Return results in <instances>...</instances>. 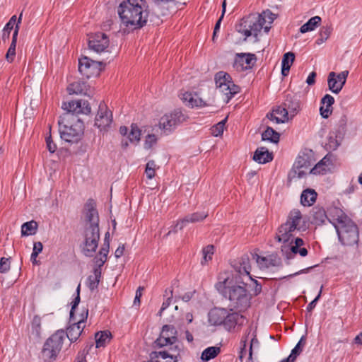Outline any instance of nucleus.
I'll return each mask as SVG.
<instances>
[{"label": "nucleus", "instance_id": "obj_1", "mask_svg": "<svg viewBox=\"0 0 362 362\" xmlns=\"http://www.w3.org/2000/svg\"><path fill=\"white\" fill-rule=\"evenodd\" d=\"M218 292L230 301L229 306L239 312L244 311L250 306L252 295L247 288V284L240 281L238 277H228L221 280L215 284Z\"/></svg>", "mask_w": 362, "mask_h": 362}, {"label": "nucleus", "instance_id": "obj_2", "mask_svg": "<svg viewBox=\"0 0 362 362\" xmlns=\"http://www.w3.org/2000/svg\"><path fill=\"white\" fill-rule=\"evenodd\" d=\"M145 0H124L117 8L122 25L129 30L143 28L147 23L148 12Z\"/></svg>", "mask_w": 362, "mask_h": 362}, {"label": "nucleus", "instance_id": "obj_3", "mask_svg": "<svg viewBox=\"0 0 362 362\" xmlns=\"http://www.w3.org/2000/svg\"><path fill=\"white\" fill-rule=\"evenodd\" d=\"M61 138L69 143L78 142L83 134V124L79 119L75 120L72 114L64 113L58 121Z\"/></svg>", "mask_w": 362, "mask_h": 362}, {"label": "nucleus", "instance_id": "obj_4", "mask_svg": "<svg viewBox=\"0 0 362 362\" xmlns=\"http://www.w3.org/2000/svg\"><path fill=\"white\" fill-rule=\"evenodd\" d=\"M65 335L64 329H58L45 341L41 351V358L45 362L56 361L62 349Z\"/></svg>", "mask_w": 362, "mask_h": 362}, {"label": "nucleus", "instance_id": "obj_5", "mask_svg": "<svg viewBox=\"0 0 362 362\" xmlns=\"http://www.w3.org/2000/svg\"><path fill=\"white\" fill-rule=\"evenodd\" d=\"M334 226L339 240L344 245L351 246L357 244L358 242V230L357 226L351 219L348 220L341 225Z\"/></svg>", "mask_w": 362, "mask_h": 362}, {"label": "nucleus", "instance_id": "obj_6", "mask_svg": "<svg viewBox=\"0 0 362 362\" xmlns=\"http://www.w3.org/2000/svg\"><path fill=\"white\" fill-rule=\"evenodd\" d=\"M214 80L216 88L226 95L227 103L240 90V88L233 83L230 75L225 71L217 72Z\"/></svg>", "mask_w": 362, "mask_h": 362}, {"label": "nucleus", "instance_id": "obj_7", "mask_svg": "<svg viewBox=\"0 0 362 362\" xmlns=\"http://www.w3.org/2000/svg\"><path fill=\"white\" fill-rule=\"evenodd\" d=\"M187 119L188 116L185 113L180 109H176L168 114L164 115L160 119L159 127L165 134H168Z\"/></svg>", "mask_w": 362, "mask_h": 362}, {"label": "nucleus", "instance_id": "obj_8", "mask_svg": "<svg viewBox=\"0 0 362 362\" xmlns=\"http://www.w3.org/2000/svg\"><path fill=\"white\" fill-rule=\"evenodd\" d=\"M83 238L84 240L81 245L82 253L86 257H93L98 246L100 229L96 227L84 228Z\"/></svg>", "mask_w": 362, "mask_h": 362}, {"label": "nucleus", "instance_id": "obj_9", "mask_svg": "<svg viewBox=\"0 0 362 362\" xmlns=\"http://www.w3.org/2000/svg\"><path fill=\"white\" fill-rule=\"evenodd\" d=\"M105 64L102 62L94 61L89 57H84L78 60V71L87 78L97 76L104 68Z\"/></svg>", "mask_w": 362, "mask_h": 362}, {"label": "nucleus", "instance_id": "obj_10", "mask_svg": "<svg viewBox=\"0 0 362 362\" xmlns=\"http://www.w3.org/2000/svg\"><path fill=\"white\" fill-rule=\"evenodd\" d=\"M177 331L173 325H165L162 327L159 337L155 341L156 346H174L177 341Z\"/></svg>", "mask_w": 362, "mask_h": 362}, {"label": "nucleus", "instance_id": "obj_11", "mask_svg": "<svg viewBox=\"0 0 362 362\" xmlns=\"http://www.w3.org/2000/svg\"><path fill=\"white\" fill-rule=\"evenodd\" d=\"M235 309H228L223 323V328L229 332H238L245 322V317L239 312L234 311Z\"/></svg>", "mask_w": 362, "mask_h": 362}, {"label": "nucleus", "instance_id": "obj_12", "mask_svg": "<svg viewBox=\"0 0 362 362\" xmlns=\"http://www.w3.org/2000/svg\"><path fill=\"white\" fill-rule=\"evenodd\" d=\"M86 225L84 228H99V216L93 199H89L84 206Z\"/></svg>", "mask_w": 362, "mask_h": 362}, {"label": "nucleus", "instance_id": "obj_13", "mask_svg": "<svg viewBox=\"0 0 362 362\" xmlns=\"http://www.w3.org/2000/svg\"><path fill=\"white\" fill-rule=\"evenodd\" d=\"M257 60L255 54L237 53L235 54L233 67L238 72L250 69L253 67Z\"/></svg>", "mask_w": 362, "mask_h": 362}, {"label": "nucleus", "instance_id": "obj_14", "mask_svg": "<svg viewBox=\"0 0 362 362\" xmlns=\"http://www.w3.org/2000/svg\"><path fill=\"white\" fill-rule=\"evenodd\" d=\"M88 314V310L86 309L81 314V318L78 322H75L74 316L71 320L69 319L70 322H73V323L67 328V332H65V338L67 337L71 342L76 341L83 332L84 325L82 327L81 325L85 322Z\"/></svg>", "mask_w": 362, "mask_h": 362}, {"label": "nucleus", "instance_id": "obj_15", "mask_svg": "<svg viewBox=\"0 0 362 362\" xmlns=\"http://www.w3.org/2000/svg\"><path fill=\"white\" fill-rule=\"evenodd\" d=\"M109 45V37L105 33H96L89 36L88 47L90 49L97 53L105 52Z\"/></svg>", "mask_w": 362, "mask_h": 362}, {"label": "nucleus", "instance_id": "obj_16", "mask_svg": "<svg viewBox=\"0 0 362 362\" xmlns=\"http://www.w3.org/2000/svg\"><path fill=\"white\" fill-rule=\"evenodd\" d=\"M112 122V112L108 110L107 106L101 103L99 105L98 111L95 119V126L100 129V131H106Z\"/></svg>", "mask_w": 362, "mask_h": 362}, {"label": "nucleus", "instance_id": "obj_17", "mask_svg": "<svg viewBox=\"0 0 362 362\" xmlns=\"http://www.w3.org/2000/svg\"><path fill=\"white\" fill-rule=\"evenodd\" d=\"M348 75V71H343L338 74L330 72L327 79L329 89L334 93H339L345 85Z\"/></svg>", "mask_w": 362, "mask_h": 362}, {"label": "nucleus", "instance_id": "obj_18", "mask_svg": "<svg viewBox=\"0 0 362 362\" xmlns=\"http://www.w3.org/2000/svg\"><path fill=\"white\" fill-rule=\"evenodd\" d=\"M232 267L234 270L239 274V278L241 276H250L251 266L250 264V258L247 255L241 256L232 263Z\"/></svg>", "mask_w": 362, "mask_h": 362}, {"label": "nucleus", "instance_id": "obj_19", "mask_svg": "<svg viewBox=\"0 0 362 362\" xmlns=\"http://www.w3.org/2000/svg\"><path fill=\"white\" fill-rule=\"evenodd\" d=\"M291 244L289 251L286 252V257L288 260L294 258L297 254H299L301 257L308 255V251L307 248L303 247L305 242L302 238H296L293 239V243Z\"/></svg>", "mask_w": 362, "mask_h": 362}, {"label": "nucleus", "instance_id": "obj_20", "mask_svg": "<svg viewBox=\"0 0 362 362\" xmlns=\"http://www.w3.org/2000/svg\"><path fill=\"white\" fill-rule=\"evenodd\" d=\"M228 309L215 307L208 313V322L212 326H222Z\"/></svg>", "mask_w": 362, "mask_h": 362}, {"label": "nucleus", "instance_id": "obj_21", "mask_svg": "<svg viewBox=\"0 0 362 362\" xmlns=\"http://www.w3.org/2000/svg\"><path fill=\"white\" fill-rule=\"evenodd\" d=\"M252 256L261 269L279 267L281 264V259L275 254H272L267 257H262L257 254H254Z\"/></svg>", "mask_w": 362, "mask_h": 362}, {"label": "nucleus", "instance_id": "obj_22", "mask_svg": "<svg viewBox=\"0 0 362 362\" xmlns=\"http://www.w3.org/2000/svg\"><path fill=\"white\" fill-rule=\"evenodd\" d=\"M329 221L332 223V221L329 218L325 209L319 205L314 206L310 211V222L312 224L316 226H322Z\"/></svg>", "mask_w": 362, "mask_h": 362}, {"label": "nucleus", "instance_id": "obj_23", "mask_svg": "<svg viewBox=\"0 0 362 362\" xmlns=\"http://www.w3.org/2000/svg\"><path fill=\"white\" fill-rule=\"evenodd\" d=\"M208 216V212H194L185 216L182 219L177 221L175 228L180 230L183 229L188 223H195L204 221Z\"/></svg>", "mask_w": 362, "mask_h": 362}, {"label": "nucleus", "instance_id": "obj_24", "mask_svg": "<svg viewBox=\"0 0 362 362\" xmlns=\"http://www.w3.org/2000/svg\"><path fill=\"white\" fill-rule=\"evenodd\" d=\"M332 155L328 153L320 162H318L311 170L310 173L314 175L326 174L330 171L333 166L332 160Z\"/></svg>", "mask_w": 362, "mask_h": 362}, {"label": "nucleus", "instance_id": "obj_25", "mask_svg": "<svg viewBox=\"0 0 362 362\" xmlns=\"http://www.w3.org/2000/svg\"><path fill=\"white\" fill-rule=\"evenodd\" d=\"M22 16H23V13H21L19 15V17L18 18V23H17L16 27L14 28V31H13V35H12L11 43L9 46V48L6 54V59L8 62H12L16 56V43H17V38H18V31L20 29L19 25L21 24V21H22Z\"/></svg>", "mask_w": 362, "mask_h": 362}, {"label": "nucleus", "instance_id": "obj_26", "mask_svg": "<svg viewBox=\"0 0 362 362\" xmlns=\"http://www.w3.org/2000/svg\"><path fill=\"white\" fill-rule=\"evenodd\" d=\"M181 99L187 105L191 107H205L206 103L197 93L185 92L182 94Z\"/></svg>", "mask_w": 362, "mask_h": 362}, {"label": "nucleus", "instance_id": "obj_27", "mask_svg": "<svg viewBox=\"0 0 362 362\" xmlns=\"http://www.w3.org/2000/svg\"><path fill=\"white\" fill-rule=\"evenodd\" d=\"M334 103V98L329 95L326 94L322 99V105L320 107V112L322 117L327 119L332 112V105Z\"/></svg>", "mask_w": 362, "mask_h": 362}, {"label": "nucleus", "instance_id": "obj_28", "mask_svg": "<svg viewBox=\"0 0 362 362\" xmlns=\"http://www.w3.org/2000/svg\"><path fill=\"white\" fill-rule=\"evenodd\" d=\"M253 160L259 163L264 164L272 161L273 155L266 147H259L255 151Z\"/></svg>", "mask_w": 362, "mask_h": 362}, {"label": "nucleus", "instance_id": "obj_29", "mask_svg": "<svg viewBox=\"0 0 362 362\" xmlns=\"http://www.w3.org/2000/svg\"><path fill=\"white\" fill-rule=\"evenodd\" d=\"M328 213L332 221H337V223L334 222L335 225H341L351 219L340 208L336 206L330 207Z\"/></svg>", "mask_w": 362, "mask_h": 362}, {"label": "nucleus", "instance_id": "obj_30", "mask_svg": "<svg viewBox=\"0 0 362 362\" xmlns=\"http://www.w3.org/2000/svg\"><path fill=\"white\" fill-rule=\"evenodd\" d=\"M317 194L313 189H306L300 195V203L305 206H312L316 201Z\"/></svg>", "mask_w": 362, "mask_h": 362}, {"label": "nucleus", "instance_id": "obj_31", "mask_svg": "<svg viewBox=\"0 0 362 362\" xmlns=\"http://www.w3.org/2000/svg\"><path fill=\"white\" fill-rule=\"evenodd\" d=\"M250 23L251 24L249 30L250 32H251V35H253L255 37H257L263 28L265 19L260 15L257 17L252 16H250Z\"/></svg>", "mask_w": 362, "mask_h": 362}, {"label": "nucleus", "instance_id": "obj_32", "mask_svg": "<svg viewBox=\"0 0 362 362\" xmlns=\"http://www.w3.org/2000/svg\"><path fill=\"white\" fill-rule=\"evenodd\" d=\"M275 239L279 243H286L291 242V243H293L294 234H291V232L286 229V226L281 225L278 228Z\"/></svg>", "mask_w": 362, "mask_h": 362}, {"label": "nucleus", "instance_id": "obj_33", "mask_svg": "<svg viewBox=\"0 0 362 362\" xmlns=\"http://www.w3.org/2000/svg\"><path fill=\"white\" fill-rule=\"evenodd\" d=\"M284 107L288 112L291 119H292L300 110V103L297 100H293L291 98H287L282 104Z\"/></svg>", "mask_w": 362, "mask_h": 362}, {"label": "nucleus", "instance_id": "obj_34", "mask_svg": "<svg viewBox=\"0 0 362 362\" xmlns=\"http://www.w3.org/2000/svg\"><path fill=\"white\" fill-rule=\"evenodd\" d=\"M294 59L295 54L293 52H288L284 54L281 60V74L284 76H288Z\"/></svg>", "mask_w": 362, "mask_h": 362}, {"label": "nucleus", "instance_id": "obj_35", "mask_svg": "<svg viewBox=\"0 0 362 362\" xmlns=\"http://www.w3.org/2000/svg\"><path fill=\"white\" fill-rule=\"evenodd\" d=\"M67 90L69 94L86 95L87 85L83 81H76L68 86Z\"/></svg>", "mask_w": 362, "mask_h": 362}, {"label": "nucleus", "instance_id": "obj_36", "mask_svg": "<svg viewBox=\"0 0 362 362\" xmlns=\"http://www.w3.org/2000/svg\"><path fill=\"white\" fill-rule=\"evenodd\" d=\"M93 274L90 275L87 279V286L90 291L98 288L102 276V272L98 269H93Z\"/></svg>", "mask_w": 362, "mask_h": 362}, {"label": "nucleus", "instance_id": "obj_37", "mask_svg": "<svg viewBox=\"0 0 362 362\" xmlns=\"http://www.w3.org/2000/svg\"><path fill=\"white\" fill-rule=\"evenodd\" d=\"M250 16L243 18L240 23L236 25L235 29L238 33L243 34L246 37L251 36L250 28Z\"/></svg>", "mask_w": 362, "mask_h": 362}, {"label": "nucleus", "instance_id": "obj_38", "mask_svg": "<svg viewBox=\"0 0 362 362\" xmlns=\"http://www.w3.org/2000/svg\"><path fill=\"white\" fill-rule=\"evenodd\" d=\"M81 100L64 102L62 105V108L66 110V113L72 114L75 117V120L78 119L77 117L78 108L80 107Z\"/></svg>", "mask_w": 362, "mask_h": 362}, {"label": "nucleus", "instance_id": "obj_39", "mask_svg": "<svg viewBox=\"0 0 362 362\" xmlns=\"http://www.w3.org/2000/svg\"><path fill=\"white\" fill-rule=\"evenodd\" d=\"M321 21V18L317 16L311 18L307 23L300 28V32L301 33H305L307 32L314 30L315 28L320 25Z\"/></svg>", "mask_w": 362, "mask_h": 362}, {"label": "nucleus", "instance_id": "obj_40", "mask_svg": "<svg viewBox=\"0 0 362 362\" xmlns=\"http://www.w3.org/2000/svg\"><path fill=\"white\" fill-rule=\"evenodd\" d=\"M37 223L35 221H30L24 223L21 226V235L28 236L35 235L37 230Z\"/></svg>", "mask_w": 362, "mask_h": 362}, {"label": "nucleus", "instance_id": "obj_41", "mask_svg": "<svg viewBox=\"0 0 362 362\" xmlns=\"http://www.w3.org/2000/svg\"><path fill=\"white\" fill-rule=\"evenodd\" d=\"M280 134L273 128L267 127L266 130L262 134V139L263 141H269L276 144L279 142Z\"/></svg>", "mask_w": 362, "mask_h": 362}, {"label": "nucleus", "instance_id": "obj_42", "mask_svg": "<svg viewBox=\"0 0 362 362\" xmlns=\"http://www.w3.org/2000/svg\"><path fill=\"white\" fill-rule=\"evenodd\" d=\"M221 352V348L218 346H209L205 349L201 356V359L203 361H209L211 359L216 357Z\"/></svg>", "mask_w": 362, "mask_h": 362}, {"label": "nucleus", "instance_id": "obj_43", "mask_svg": "<svg viewBox=\"0 0 362 362\" xmlns=\"http://www.w3.org/2000/svg\"><path fill=\"white\" fill-rule=\"evenodd\" d=\"M111 333L109 331L97 332L95 335L96 347H103L110 341Z\"/></svg>", "mask_w": 362, "mask_h": 362}, {"label": "nucleus", "instance_id": "obj_44", "mask_svg": "<svg viewBox=\"0 0 362 362\" xmlns=\"http://www.w3.org/2000/svg\"><path fill=\"white\" fill-rule=\"evenodd\" d=\"M340 143L337 139V135L334 132H330L327 136V142L325 144L326 150L332 151L336 150Z\"/></svg>", "mask_w": 362, "mask_h": 362}, {"label": "nucleus", "instance_id": "obj_45", "mask_svg": "<svg viewBox=\"0 0 362 362\" xmlns=\"http://www.w3.org/2000/svg\"><path fill=\"white\" fill-rule=\"evenodd\" d=\"M18 21L16 22V16H13L8 22L5 25L2 33V40L4 42H5L6 40H8L10 33L13 29L14 25H16Z\"/></svg>", "mask_w": 362, "mask_h": 362}, {"label": "nucleus", "instance_id": "obj_46", "mask_svg": "<svg viewBox=\"0 0 362 362\" xmlns=\"http://www.w3.org/2000/svg\"><path fill=\"white\" fill-rule=\"evenodd\" d=\"M252 327H249L245 330L244 335L242 337L240 340V358L242 359L243 356L246 354V346L247 342L248 341L249 335L252 333Z\"/></svg>", "mask_w": 362, "mask_h": 362}, {"label": "nucleus", "instance_id": "obj_47", "mask_svg": "<svg viewBox=\"0 0 362 362\" xmlns=\"http://www.w3.org/2000/svg\"><path fill=\"white\" fill-rule=\"evenodd\" d=\"M214 252V247L212 245H209L203 248L202 254L203 257L201 260V264L205 265L212 259V256Z\"/></svg>", "mask_w": 362, "mask_h": 362}, {"label": "nucleus", "instance_id": "obj_48", "mask_svg": "<svg viewBox=\"0 0 362 362\" xmlns=\"http://www.w3.org/2000/svg\"><path fill=\"white\" fill-rule=\"evenodd\" d=\"M332 30L333 29L331 25H326L325 26H322L320 30V37L317 39V43L320 44L327 40L330 36Z\"/></svg>", "mask_w": 362, "mask_h": 362}, {"label": "nucleus", "instance_id": "obj_49", "mask_svg": "<svg viewBox=\"0 0 362 362\" xmlns=\"http://www.w3.org/2000/svg\"><path fill=\"white\" fill-rule=\"evenodd\" d=\"M302 219V214L300 210L294 209L288 214L286 221L296 226H298Z\"/></svg>", "mask_w": 362, "mask_h": 362}, {"label": "nucleus", "instance_id": "obj_50", "mask_svg": "<svg viewBox=\"0 0 362 362\" xmlns=\"http://www.w3.org/2000/svg\"><path fill=\"white\" fill-rule=\"evenodd\" d=\"M141 131L137 127L136 124H132L131 125V131L128 134V139L131 142L133 141H139L141 139Z\"/></svg>", "mask_w": 362, "mask_h": 362}, {"label": "nucleus", "instance_id": "obj_51", "mask_svg": "<svg viewBox=\"0 0 362 362\" xmlns=\"http://www.w3.org/2000/svg\"><path fill=\"white\" fill-rule=\"evenodd\" d=\"M226 120H227V118H225L224 119L219 122L216 125H214L211 127V134L213 136H218L222 135L223 130H224Z\"/></svg>", "mask_w": 362, "mask_h": 362}, {"label": "nucleus", "instance_id": "obj_52", "mask_svg": "<svg viewBox=\"0 0 362 362\" xmlns=\"http://www.w3.org/2000/svg\"><path fill=\"white\" fill-rule=\"evenodd\" d=\"M305 344V337L303 336L296 346L292 349L290 355L294 357L295 359L299 356L303 351V348Z\"/></svg>", "mask_w": 362, "mask_h": 362}, {"label": "nucleus", "instance_id": "obj_53", "mask_svg": "<svg viewBox=\"0 0 362 362\" xmlns=\"http://www.w3.org/2000/svg\"><path fill=\"white\" fill-rule=\"evenodd\" d=\"M11 269V257H1L0 259V273L6 274Z\"/></svg>", "mask_w": 362, "mask_h": 362}, {"label": "nucleus", "instance_id": "obj_54", "mask_svg": "<svg viewBox=\"0 0 362 362\" xmlns=\"http://www.w3.org/2000/svg\"><path fill=\"white\" fill-rule=\"evenodd\" d=\"M80 288H81V285L78 284V286H77V288H76V296L75 297V298L74 299V300L71 303V308L70 310L71 320L73 318V317L74 315L75 309L77 308L78 305L80 303Z\"/></svg>", "mask_w": 362, "mask_h": 362}, {"label": "nucleus", "instance_id": "obj_55", "mask_svg": "<svg viewBox=\"0 0 362 362\" xmlns=\"http://www.w3.org/2000/svg\"><path fill=\"white\" fill-rule=\"evenodd\" d=\"M157 136L153 134H148L146 136L145 142H144V148L150 149L156 143H157Z\"/></svg>", "mask_w": 362, "mask_h": 362}, {"label": "nucleus", "instance_id": "obj_56", "mask_svg": "<svg viewBox=\"0 0 362 362\" xmlns=\"http://www.w3.org/2000/svg\"><path fill=\"white\" fill-rule=\"evenodd\" d=\"M77 110L78 114L82 113L85 115H88L89 113H90L91 111L89 103L86 100H81L80 107L78 108Z\"/></svg>", "mask_w": 362, "mask_h": 362}, {"label": "nucleus", "instance_id": "obj_57", "mask_svg": "<svg viewBox=\"0 0 362 362\" xmlns=\"http://www.w3.org/2000/svg\"><path fill=\"white\" fill-rule=\"evenodd\" d=\"M93 261L95 262V267L93 269H98L100 272H102V267L104 265V264L107 261V258L103 257V255H100V254H98L95 258L93 259Z\"/></svg>", "mask_w": 362, "mask_h": 362}, {"label": "nucleus", "instance_id": "obj_58", "mask_svg": "<svg viewBox=\"0 0 362 362\" xmlns=\"http://www.w3.org/2000/svg\"><path fill=\"white\" fill-rule=\"evenodd\" d=\"M32 329L37 334H39L41 329V318L35 315L32 321Z\"/></svg>", "mask_w": 362, "mask_h": 362}, {"label": "nucleus", "instance_id": "obj_59", "mask_svg": "<svg viewBox=\"0 0 362 362\" xmlns=\"http://www.w3.org/2000/svg\"><path fill=\"white\" fill-rule=\"evenodd\" d=\"M272 111L275 112V114H276L277 116L285 117L286 121H288L289 119H291L288 112H286V109L282 105L274 109Z\"/></svg>", "mask_w": 362, "mask_h": 362}, {"label": "nucleus", "instance_id": "obj_60", "mask_svg": "<svg viewBox=\"0 0 362 362\" xmlns=\"http://www.w3.org/2000/svg\"><path fill=\"white\" fill-rule=\"evenodd\" d=\"M308 160L303 156H298L293 166L297 169H300L308 167Z\"/></svg>", "mask_w": 362, "mask_h": 362}, {"label": "nucleus", "instance_id": "obj_61", "mask_svg": "<svg viewBox=\"0 0 362 362\" xmlns=\"http://www.w3.org/2000/svg\"><path fill=\"white\" fill-rule=\"evenodd\" d=\"M267 117L269 119H270L272 121H274V122H275L277 124L284 123V122H286L285 120V117L277 116L276 114H275V112H274L273 111L272 112L268 113L267 115Z\"/></svg>", "mask_w": 362, "mask_h": 362}, {"label": "nucleus", "instance_id": "obj_62", "mask_svg": "<svg viewBox=\"0 0 362 362\" xmlns=\"http://www.w3.org/2000/svg\"><path fill=\"white\" fill-rule=\"evenodd\" d=\"M170 296H168L165 301H164L162 304V306L160 308V310L158 312V315L161 316L162 313L168 308V306L170 304L171 298L173 297V290H169Z\"/></svg>", "mask_w": 362, "mask_h": 362}, {"label": "nucleus", "instance_id": "obj_63", "mask_svg": "<svg viewBox=\"0 0 362 362\" xmlns=\"http://www.w3.org/2000/svg\"><path fill=\"white\" fill-rule=\"evenodd\" d=\"M322 286L321 287L320 291L318 295L315 298V299L313 300H312L308 305V306L306 308V310H307L308 312L311 313L313 311V310L315 308L317 301L320 298L321 293H322Z\"/></svg>", "mask_w": 362, "mask_h": 362}, {"label": "nucleus", "instance_id": "obj_64", "mask_svg": "<svg viewBox=\"0 0 362 362\" xmlns=\"http://www.w3.org/2000/svg\"><path fill=\"white\" fill-rule=\"evenodd\" d=\"M46 144L47 148L50 153H53L56 151L57 148V145L53 142L51 136L46 138Z\"/></svg>", "mask_w": 362, "mask_h": 362}]
</instances>
